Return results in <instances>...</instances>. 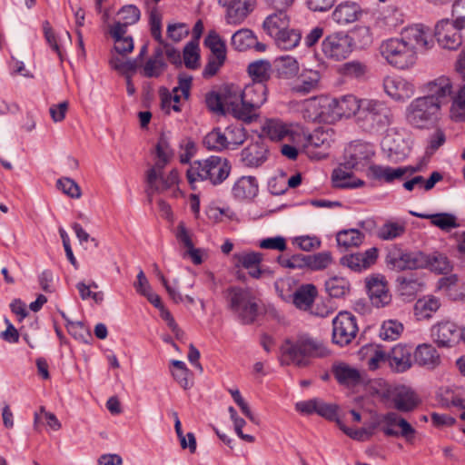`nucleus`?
Wrapping results in <instances>:
<instances>
[{"label":"nucleus","instance_id":"nucleus-30","mask_svg":"<svg viewBox=\"0 0 465 465\" xmlns=\"http://www.w3.org/2000/svg\"><path fill=\"white\" fill-rule=\"evenodd\" d=\"M415 362L428 370H434L440 364V356L437 350L429 343L420 344L414 352Z\"/></svg>","mask_w":465,"mask_h":465},{"label":"nucleus","instance_id":"nucleus-48","mask_svg":"<svg viewBox=\"0 0 465 465\" xmlns=\"http://www.w3.org/2000/svg\"><path fill=\"white\" fill-rule=\"evenodd\" d=\"M203 143L207 149L213 151H223L229 147L225 134L220 128H215L208 133Z\"/></svg>","mask_w":465,"mask_h":465},{"label":"nucleus","instance_id":"nucleus-14","mask_svg":"<svg viewBox=\"0 0 465 465\" xmlns=\"http://www.w3.org/2000/svg\"><path fill=\"white\" fill-rule=\"evenodd\" d=\"M373 155L374 149L371 143L354 142L346 147L341 165L348 170H359L366 166Z\"/></svg>","mask_w":465,"mask_h":465},{"label":"nucleus","instance_id":"nucleus-51","mask_svg":"<svg viewBox=\"0 0 465 465\" xmlns=\"http://www.w3.org/2000/svg\"><path fill=\"white\" fill-rule=\"evenodd\" d=\"M440 307V302L436 298L428 300H419L414 306L415 315L419 318H430L431 313Z\"/></svg>","mask_w":465,"mask_h":465},{"label":"nucleus","instance_id":"nucleus-35","mask_svg":"<svg viewBox=\"0 0 465 465\" xmlns=\"http://www.w3.org/2000/svg\"><path fill=\"white\" fill-rule=\"evenodd\" d=\"M410 214L422 219H429L434 226L443 231H450L451 228H457L459 226L456 216L448 213L426 214L410 211Z\"/></svg>","mask_w":465,"mask_h":465},{"label":"nucleus","instance_id":"nucleus-56","mask_svg":"<svg viewBox=\"0 0 465 465\" xmlns=\"http://www.w3.org/2000/svg\"><path fill=\"white\" fill-rule=\"evenodd\" d=\"M109 63L114 70L124 74L128 73H134L138 67L137 59L124 60L118 55L113 56Z\"/></svg>","mask_w":465,"mask_h":465},{"label":"nucleus","instance_id":"nucleus-29","mask_svg":"<svg viewBox=\"0 0 465 465\" xmlns=\"http://www.w3.org/2000/svg\"><path fill=\"white\" fill-rule=\"evenodd\" d=\"M262 134L272 141L292 140L294 133L291 127L280 119H267L262 127Z\"/></svg>","mask_w":465,"mask_h":465},{"label":"nucleus","instance_id":"nucleus-12","mask_svg":"<svg viewBox=\"0 0 465 465\" xmlns=\"http://www.w3.org/2000/svg\"><path fill=\"white\" fill-rule=\"evenodd\" d=\"M352 45V39L347 33L334 32L322 42V52L328 59L341 61L350 55Z\"/></svg>","mask_w":465,"mask_h":465},{"label":"nucleus","instance_id":"nucleus-5","mask_svg":"<svg viewBox=\"0 0 465 465\" xmlns=\"http://www.w3.org/2000/svg\"><path fill=\"white\" fill-rule=\"evenodd\" d=\"M282 362L305 367L311 357H324L329 351L324 344L307 334L299 335L295 340H286L281 347Z\"/></svg>","mask_w":465,"mask_h":465},{"label":"nucleus","instance_id":"nucleus-3","mask_svg":"<svg viewBox=\"0 0 465 465\" xmlns=\"http://www.w3.org/2000/svg\"><path fill=\"white\" fill-rule=\"evenodd\" d=\"M223 296L227 309L242 324L253 323L260 313V300L250 288L230 286Z\"/></svg>","mask_w":465,"mask_h":465},{"label":"nucleus","instance_id":"nucleus-20","mask_svg":"<svg viewBox=\"0 0 465 465\" xmlns=\"http://www.w3.org/2000/svg\"><path fill=\"white\" fill-rule=\"evenodd\" d=\"M390 398L393 408L399 412L412 411L420 404V400L416 393L405 386L395 388L391 392Z\"/></svg>","mask_w":465,"mask_h":465},{"label":"nucleus","instance_id":"nucleus-46","mask_svg":"<svg viewBox=\"0 0 465 465\" xmlns=\"http://www.w3.org/2000/svg\"><path fill=\"white\" fill-rule=\"evenodd\" d=\"M398 290L402 296L413 297L423 288V282L417 277H399Z\"/></svg>","mask_w":465,"mask_h":465},{"label":"nucleus","instance_id":"nucleus-33","mask_svg":"<svg viewBox=\"0 0 465 465\" xmlns=\"http://www.w3.org/2000/svg\"><path fill=\"white\" fill-rule=\"evenodd\" d=\"M289 25L290 17L286 11L283 10H277L275 13L268 15L262 24L264 31L272 37L287 29Z\"/></svg>","mask_w":465,"mask_h":465},{"label":"nucleus","instance_id":"nucleus-43","mask_svg":"<svg viewBox=\"0 0 465 465\" xmlns=\"http://www.w3.org/2000/svg\"><path fill=\"white\" fill-rule=\"evenodd\" d=\"M333 374L336 380L344 385H356L360 382V372L346 364H339L333 368Z\"/></svg>","mask_w":465,"mask_h":465},{"label":"nucleus","instance_id":"nucleus-8","mask_svg":"<svg viewBox=\"0 0 465 465\" xmlns=\"http://www.w3.org/2000/svg\"><path fill=\"white\" fill-rule=\"evenodd\" d=\"M371 429H379L387 437H402L407 441L412 440L415 429L399 413L389 411L383 414L375 413L371 417Z\"/></svg>","mask_w":465,"mask_h":465},{"label":"nucleus","instance_id":"nucleus-59","mask_svg":"<svg viewBox=\"0 0 465 465\" xmlns=\"http://www.w3.org/2000/svg\"><path fill=\"white\" fill-rule=\"evenodd\" d=\"M66 328L69 334L78 341L88 342V340L92 339L90 331L81 322L68 321Z\"/></svg>","mask_w":465,"mask_h":465},{"label":"nucleus","instance_id":"nucleus-61","mask_svg":"<svg viewBox=\"0 0 465 465\" xmlns=\"http://www.w3.org/2000/svg\"><path fill=\"white\" fill-rule=\"evenodd\" d=\"M57 188L71 198H80L81 189L78 184L70 178H61L56 183Z\"/></svg>","mask_w":465,"mask_h":465},{"label":"nucleus","instance_id":"nucleus-9","mask_svg":"<svg viewBox=\"0 0 465 465\" xmlns=\"http://www.w3.org/2000/svg\"><path fill=\"white\" fill-rule=\"evenodd\" d=\"M164 168H156L152 166L146 172L145 182L147 188L145 193L148 196V201L152 203L153 193H163L167 191L171 192V196L177 198L181 194L178 187L179 173L176 169H173L165 176L163 174Z\"/></svg>","mask_w":465,"mask_h":465},{"label":"nucleus","instance_id":"nucleus-41","mask_svg":"<svg viewBox=\"0 0 465 465\" xmlns=\"http://www.w3.org/2000/svg\"><path fill=\"white\" fill-rule=\"evenodd\" d=\"M275 41L276 45L282 50H291L296 47L302 39V34L299 30L287 29L280 32L272 37Z\"/></svg>","mask_w":465,"mask_h":465},{"label":"nucleus","instance_id":"nucleus-13","mask_svg":"<svg viewBox=\"0 0 465 465\" xmlns=\"http://www.w3.org/2000/svg\"><path fill=\"white\" fill-rule=\"evenodd\" d=\"M358 325L351 312H341L332 320V342L340 346L348 345L356 337Z\"/></svg>","mask_w":465,"mask_h":465},{"label":"nucleus","instance_id":"nucleus-63","mask_svg":"<svg viewBox=\"0 0 465 465\" xmlns=\"http://www.w3.org/2000/svg\"><path fill=\"white\" fill-rule=\"evenodd\" d=\"M118 14L121 15V19L127 25L137 23L141 16V12L138 7L134 5H127L123 6Z\"/></svg>","mask_w":465,"mask_h":465},{"label":"nucleus","instance_id":"nucleus-11","mask_svg":"<svg viewBox=\"0 0 465 465\" xmlns=\"http://www.w3.org/2000/svg\"><path fill=\"white\" fill-rule=\"evenodd\" d=\"M425 261L424 252L411 251L397 244L387 249L385 257L387 266L398 272L422 269V266L426 264Z\"/></svg>","mask_w":465,"mask_h":465},{"label":"nucleus","instance_id":"nucleus-34","mask_svg":"<svg viewBox=\"0 0 465 465\" xmlns=\"http://www.w3.org/2000/svg\"><path fill=\"white\" fill-rule=\"evenodd\" d=\"M316 296V287L313 284H304L295 291L292 302L298 309L308 311L313 307Z\"/></svg>","mask_w":465,"mask_h":465},{"label":"nucleus","instance_id":"nucleus-27","mask_svg":"<svg viewBox=\"0 0 465 465\" xmlns=\"http://www.w3.org/2000/svg\"><path fill=\"white\" fill-rule=\"evenodd\" d=\"M361 15L362 10L357 3L346 1L335 7L331 17L336 24L346 25L358 21Z\"/></svg>","mask_w":465,"mask_h":465},{"label":"nucleus","instance_id":"nucleus-42","mask_svg":"<svg viewBox=\"0 0 465 465\" xmlns=\"http://www.w3.org/2000/svg\"><path fill=\"white\" fill-rule=\"evenodd\" d=\"M272 65L269 61L259 60L251 63L248 66V73L252 82L265 84L271 77Z\"/></svg>","mask_w":465,"mask_h":465},{"label":"nucleus","instance_id":"nucleus-39","mask_svg":"<svg viewBox=\"0 0 465 465\" xmlns=\"http://www.w3.org/2000/svg\"><path fill=\"white\" fill-rule=\"evenodd\" d=\"M341 166H342L341 164ZM350 170H343L341 167L335 169L331 174V181L337 188H358L364 184L361 179L354 178Z\"/></svg>","mask_w":465,"mask_h":465},{"label":"nucleus","instance_id":"nucleus-52","mask_svg":"<svg viewBox=\"0 0 465 465\" xmlns=\"http://www.w3.org/2000/svg\"><path fill=\"white\" fill-rule=\"evenodd\" d=\"M225 137L227 140L228 146L231 144L238 146L244 143L246 140L245 129L242 124H231L226 127Z\"/></svg>","mask_w":465,"mask_h":465},{"label":"nucleus","instance_id":"nucleus-17","mask_svg":"<svg viewBox=\"0 0 465 465\" xmlns=\"http://www.w3.org/2000/svg\"><path fill=\"white\" fill-rule=\"evenodd\" d=\"M401 39L416 53L417 50L427 51L433 45L430 30L421 25L405 28L401 33Z\"/></svg>","mask_w":465,"mask_h":465},{"label":"nucleus","instance_id":"nucleus-44","mask_svg":"<svg viewBox=\"0 0 465 465\" xmlns=\"http://www.w3.org/2000/svg\"><path fill=\"white\" fill-rule=\"evenodd\" d=\"M406 226L404 223L386 222L377 231V237L382 241H392L404 234Z\"/></svg>","mask_w":465,"mask_h":465},{"label":"nucleus","instance_id":"nucleus-32","mask_svg":"<svg viewBox=\"0 0 465 465\" xmlns=\"http://www.w3.org/2000/svg\"><path fill=\"white\" fill-rule=\"evenodd\" d=\"M370 176L377 181L387 183H393L396 180H401L407 174V168H392L391 166L372 164L369 167Z\"/></svg>","mask_w":465,"mask_h":465},{"label":"nucleus","instance_id":"nucleus-22","mask_svg":"<svg viewBox=\"0 0 465 465\" xmlns=\"http://www.w3.org/2000/svg\"><path fill=\"white\" fill-rule=\"evenodd\" d=\"M378 258V249L370 248L364 252H356L344 255L341 258V264L354 272H361L370 268Z\"/></svg>","mask_w":465,"mask_h":465},{"label":"nucleus","instance_id":"nucleus-62","mask_svg":"<svg viewBox=\"0 0 465 465\" xmlns=\"http://www.w3.org/2000/svg\"><path fill=\"white\" fill-rule=\"evenodd\" d=\"M327 136H328L327 134H325L323 132H320V131H315L312 134H310L307 139L306 145H305V149H306L307 153H310L311 148H320V147L327 148L330 143Z\"/></svg>","mask_w":465,"mask_h":465},{"label":"nucleus","instance_id":"nucleus-24","mask_svg":"<svg viewBox=\"0 0 465 465\" xmlns=\"http://www.w3.org/2000/svg\"><path fill=\"white\" fill-rule=\"evenodd\" d=\"M431 336L438 346L450 347L460 339V331L454 323L446 322L435 325Z\"/></svg>","mask_w":465,"mask_h":465},{"label":"nucleus","instance_id":"nucleus-16","mask_svg":"<svg viewBox=\"0 0 465 465\" xmlns=\"http://www.w3.org/2000/svg\"><path fill=\"white\" fill-rule=\"evenodd\" d=\"M245 112L248 111L250 123L256 119V110L267 101V86L265 84L252 82L242 90Z\"/></svg>","mask_w":465,"mask_h":465},{"label":"nucleus","instance_id":"nucleus-36","mask_svg":"<svg viewBox=\"0 0 465 465\" xmlns=\"http://www.w3.org/2000/svg\"><path fill=\"white\" fill-rule=\"evenodd\" d=\"M425 263L422 269H429L437 273H448L451 271V264L448 257L438 252L432 253L425 252Z\"/></svg>","mask_w":465,"mask_h":465},{"label":"nucleus","instance_id":"nucleus-4","mask_svg":"<svg viewBox=\"0 0 465 465\" xmlns=\"http://www.w3.org/2000/svg\"><path fill=\"white\" fill-rule=\"evenodd\" d=\"M206 105L210 111L218 114H232L238 120L250 124L248 111L245 112L242 89L234 84L223 86L220 92H212L206 95Z\"/></svg>","mask_w":465,"mask_h":465},{"label":"nucleus","instance_id":"nucleus-6","mask_svg":"<svg viewBox=\"0 0 465 465\" xmlns=\"http://www.w3.org/2000/svg\"><path fill=\"white\" fill-rule=\"evenodd\" d=\"M362 105V98H358L352 94L343 95L340 98H313L307 104V111L314 110V114L311 117L312 120H323L324 110L330 109L333 117H351L355 116L358 120L359 112Z\"/></svg>","mask_w":465,"mask_h":465},{"label":"nucleus","instance_id":"nucleus-23","mask_svg":"<svg viewBox=\"0 0 465 465\" xmlns=\"http://www.w3.org/2000/svg\"><path fill=\"white\" fill-rule=\"evenodd\" d=\"M268 154V146L259 140L242 150L241 160L244 166L257 168L267 161Z\"/></svg>","mask_w":465,"mask_h":465},{"label":"nucleus","instance_id":"nucleus-50","mask_svg":"<svg viewBox=\"0 0 465 465\" xmlns=\"http://www.w3.org/2000/svg\"><path fill=\"white\" fill-rule=\"evenodd\" d=\"M450 116L457 122H465V85L453 97Z\"/></svg>","mask_w":465,"mask_h":465},{"label":"nucleus","instance_id":"nucleus-58","mask_svg":"<svg viewBox=\"0 0 465 465\" xmlns=\"http://www.w3.org/2000/svg\"><path fill=\"white\" fill-rule=\"evenodd\" d=\"M204 45L211 50L212 55L226 56L225 45L215 32H212L207 35L204 40Z\"/></svg>","mask_w":465,"mask_h":465},{"label":"nucleus","instance_id":"nucleus-18","mask_svg":"<svg viewBox=\"0 0 465 465\" xmlns=\"http://www.w3.org/2000/svg\"><path fill=\"white\" fill-rule=\"evenodd\" d=\"M366 288L370 300L375 307H384L391 303V294L383 276L377 275L367 278Z\"/></svg>","mask_w":465,"mask_h":465},{"label":"nucleus","instance_id":"nucleus-19","mask_svg":"<svg viewBox=\"0 0 465 465\" xmlns=\"http://www.w3.org/2000/svg\"><path fill=\"white\" fill-rule=\"evenodd\" d=\"M385 93L395 101L403 102L414 94L411 83L400 76H387L383 80Z\"/></svg>","mask_w":465,"mask_h":465},{"label":"nucleus","instance_id":"nucleus-15","mask_svg":"<svg viewBox=\"0 0 465 465\" xmlns=\"http://www.w3.org/2000/svg\"><path fill=\"white\" fill-rule=\"evenodd\" d=\"M460 29L457 23L448 18L442 19L435 26V37L443 49L457 50L462 45Z\"/></svg>","mask_w":465,"mask_h":465},{"label":"nucleus","instance_id":"nucleus-37","mask_svg":"<svg viewBox=\"0 0 465 465\" xmlns=\"http://www.w3.org/2000/svg\"><path fill=\"white\" fill-rule=\"evenodd\" d=\"M156 162L153 166L156 168H164L174 155L173 150L171 148L169 139L165 134H162L155 145Z\"/></svg>","mask_w":465,"mask_h":465},{"label":"nucleus","instance_id":"nucleus-31","mask_svg":"<svg viewBox=\"0 0 465 465\" xmlns=\"http://www.w3.org/2000/svg\"><path fill=\"white\" fill-rule=\"evenodd\" d=\"M256 0H233L227 9L226 20L228 24L239 25L244 21L253 10Z\"/></svg>","mask_w":465,"mask_h":465},{"label":"nucleus","instance_id":"nucleus-25","mask_svg":"<svg viewBox=\"0 0 465 465\" xmlns=\"http://www.w3.org/2000/svg\"><path fill=\"white\" fill-rule=\"evenodd\" d=\"M381 149L391 162H400L408 154V147L404 139L397 134H387L381 141Z\"/></svg>","mask_w":465,"mask_h":465},{"label":"nucleus","instance_id":"nucleus-45","mask_svg":"<svg viewBox=\"0 0 465 465\" xmlns=\"http://www.w3.org/2000/svg\"><path fill=\"white\" fill-rule=\"evenodd\" d=\"M231 44L235 50L246 51L254 45L255 35L250 29H240L232 35Z\"/></svg>","mask_w":465,"mask_h":465},{"label":"nucleus","instance_id":"nucleus-7","mask_svg":"<svg viewBox=\"0 0 465 465\" xmlns=\"http://www.w3.org/2000/svg\"><path fill=\"white\" fill-rule=\"evenodd\" d=\"M393 114L387 103L373 98H362L357 124L369 133L385 130L392 124Z\"/></svg>","mask_w":465,"mask_h":465},{"label":"nucleus","instance_id":"nucleus-64","mask_svg":"<svg viewBox=\"0 0 465 465\" xmlns=\"http://www.w3.org/2000/svg\"><path fill=\"white\" fill-rule=\"evenodd\" d=\"M189 34V27L184 23L169 24L167 26V35L173 42H180Z\"/></svg>","mask_w":465,"mask_h":465},{"label":"nucleus","instance_id":"nucleus-10","mask_svg":"<svg viewBox=\"0 0 465 465\" xmlns=\"http://www.w3.org/2000/svg\"><path fill=\"white\" fill-rule=\"evenodd\" d=\"M381 56L398 69H407L416 62V52L406 44L401 37L391 38L382 42L380 46Z\"/></svg>","mask_w":465,"mask_h":465},{"label":"nucleus","instance_id":"nucleus-26","mask_svg":"<svg viewBox=\"0 0 465 465\" xmlns=\"http://www.w3.org/2000/svg\"><path fill=\"white\" fill-rule=\"evenodd\" d=\"M321 74L315 70H304L293 81L291 91L299 94H308L315 92L320 86Z\"/></svg>","mask_w":465,"mask_h":465},{"label":"nucleus","instance_id":"nucleus-49","mask_svg":"<svg viewBox=\"0 0 465 465\" xmlns=\"http://www.w3.org/2000/svg\"><path fill=\"white\" fill-rule=\"evenodd\" d=\"M236 261L235 267H242L244 269H252L256 265H260L262 262V254L257 252H242L233 254Z\"/></svg>","mask_w":465,"mask_h":465},{"label":"nucleus","instance_id":"nucleus-2","mask_svg":"<svg viewBox=\"0 0 465 465\" xmlns=\"http://www.w3.org/2000/svg\"><path fill=\"white\" fill-rule=\"evenodd\" d=\"M232 164L228 159L212 155L206 159L191 163L186 177L193 190L197 182L208 181L216 186L223 183L230 175Z\"/></svg>","mask_w":465,"mask_h":465},{"label":"nucleus","instance_id":"nucleus-28","mask_svg":"<svg viewBox=\"0 0 465 465\" xmlns=\"http://www.w3.org/2000/svg\"><path fill=\"white\" fill-rule=\"evenodd\" d=\"M259 191L258 182L254 176H242L233 184L232 193L239 201L252 200Z\"/></svg>","mask_w":465,"mask_h":465},{"label":"nucleus","instance_id":"nucleus-1","mask_svg":"<svg viewBox=\"0 0 465 465\" xmlns=\"http://www.w3.org/2000/svg\"><path fill=\"white\" fill-rule=\"evenodd\" d=\"M427 94L414 99L407 107L409 124L417 128H427L438 119L441 104L451 94V83L447 77H440L426 85Z\"/></svg>","mask_w":465,"mask_h":465},{"label":"nucleus","instance_id":"nucleus-54","mask_svg":"<svg viewBox=\"0 0 465 465\" xmlns=\"http://www.w3.org/2000/svg\"><path fill=\"white\" fill-rule=\"evenodd\" d=\"M367 72V65L359 61H351L342 65V74L347 77L363 79Z\"/></svg>","mask_w":465,"mask_h":465},{"label":"nucleus","instance_id":"nucleus-40","mask_svg":"<svg viewBox=\"0 0 465 465\" xmlns=\"http://www.w3.org/2000/svg\"><path fill=\"white\" fill-rule=\"evenodd\" d=\"M325 290L331 297L344 298L351 292V284L344 277L332 276L325 282Z\"/></svg>","mask_w":465,"mask_h":465},{"label":"nucleus","instance_id":"nucleus-60","mask_svg":"<svg viewBox=\"0 0 465 465\" xmlns=\"http://www.w3.org/2000/svg\"><path fill=\"white\" fill-rule=\"evenodd\" d=\"M167 64L164 60H154L149 58L145 63L143 73V75L152 78V77H159L166 69Z\"/></svg>","mask_w":465,"mask_h":465},{"label":"nucleus","instance_id":"nucleus-47","mask_svg":"<svg viewBox=\"0 0 465 465\" xmlns=\"http://www.w3.org/2000/svg\"><path fill=\"white\" fill-rule=\"evenodd\" d=\"M438 399L440 404L444 408L454 406L465 410V401L449 387H442L439 390Z\"/></svg>","mask_w":465,"mask_h":465},{"label":"nucleus","instance_id":"nucleus-21","mask_svg":"<svg viewBox=\"0 0 465 465\" xmlns=\"http://www.w3.org/2000/svg\"><path fill=\"white\" fill-rule=\"evenodd\" d=\"M412 350L403 344L395 345L388 353V363L390 368L397 372L402 373L412 366Z\"/></svg>","mask_w":465,"mask_h":465},{"label":"nucleus","instance_id":"nucleus-53","mask_svg":"<svg viewBox=\"0 0 465 465\" xmlns=\"http://www.w3.org/2000/svg\"><path fill=\"white\" fill-rule=\"evenodd\" d=\"M199 46L198 43L190 41L183 49L184 64L189 69H196L199 66Z\"/></svg>","mask_w":465,"mask_h":465},{"label":"nucleus","instance_id":"nucleus-38","mask_svg":"<svg viewBox=\"0 0 465 465\" xmlns=\"http://www.w3.org/2000/svg\"><path fill=\"white\" fill-rule=\"evenodd\" d=\"M364 240L365 234L358 229L341 230L336 235L338 246L345 250L359 247Z\"/></svg>","mask_w":465,"mask_h":465},{"label":"nucleus","instance_id":"nucleus-57","mask_svg":"<svg viewBox=\"0 0 465 465\" xmlns=\"http://www.w3.org/2000/svg\"><path fill=\"white\" fill-rule=\"evenodd\" d=\"M174 429L182 449L185 450L188 448L191 453H194L197 446L194 434L193 432H188L186 435H183L180 420L175 422Z\"/></svg>","mask_w":465,"mask_h":465},{"label":"nucleus","instance_id":"nucleus-55","mask_svg":"<svg viewBox=\"0 0 465 465\" xmlns=\"http://www.w3.org/2000/svg\"><path fill=\"white\" fill-rule=\"evenodd\" d=\"M403 330L401 322L393 320H389L383 322L380 331V337L382 340H396Z\"/></svg>","mask_w":465,"mask_h":465}]
</instances>
